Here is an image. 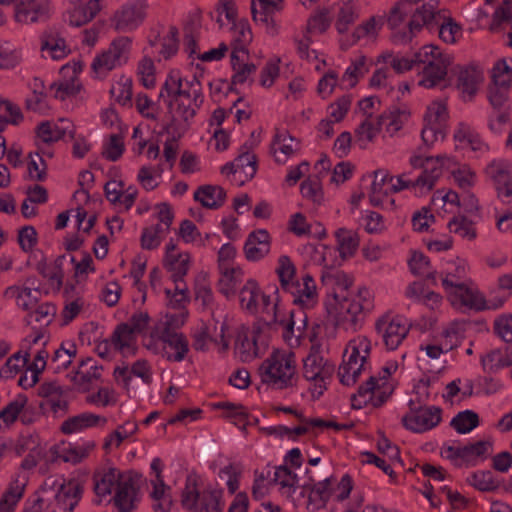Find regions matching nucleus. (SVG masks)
<instances>
[{
    "instance_id": "nucleus-1",
    "label": "nucleus",
    "mask_w": 512,
    "mask_h": 512,
    "mask_svg": "<svg viewBox=\"0 0 512 512\" xmlns=\"http://www.w3.org/2000/svg\"><path fill=\"white\" fill-rule=\"evenodd\" d=\"M409 412L402 419V425L414 433H423L436 427L442 420V409L437 406H426L420 401L408 402Z\"/></svg>"
},
{
    "instance_id": "nucleus-2",
    "label": "nucleus",
    "mask_w": 512,
    "mask_h": 512,
    "mask_svg": "<svg viewBox=\"0 0 512 512\" xmlns=\"http://www.w3.org/2000/svg\"><path fill=\"white\" fill-rule=\"evenodd\" d=\"M146 0H132L122 5L113 15L111 22L118 32H129L139 27L145 17Z\"/></svg>"
},
{
    "instance_id": "nucleus-3",
    "label": "nucleus",
    "mask_w": 512,
    "mask_h": 512,
    "mask_svg": "<svg viewBox=\"0 0 512 512\" xmlns=\"http://www.w3.org/2000/svg\"><path fill=\"white\" fill-rule=\"evenodd\" d=\"M141 476L134 471H126L124 479L119 482L115 495L109 500L113 502L117 512H133L139 501Z\"/></svg>"
},
{
    "instance_id": "nucleus-4",
    "label": "nucleus",
    "mask_w": 512,
    "mask_h": 512,
    "mask_svg": "<svg viewBox=\"0 0 512 512\" xmlns=\"http://www.w3.org/2000/svg\"><path fill=\"white\" fill-rule=\"evenodd\" d=\"M131 40L128 37H118L109 46L108 50L94 58L92 70L100 73L102 70L111 71L116 66L126 63Z\"/></svg>"
},
{
    "instance_id": "nucleus-5",
    "label": "nucleus",
    "mask_w": 512,
    "mask_h": 512,
    "mask_svg": "<svg viewBox=\"0 0 512 512\" xmlns=\"http://www.w3.org/2000/svg\"><path fill=\"white\" fill-rule=\"evenodd\" d=\"M375 330L381 335L385 347L388 350H395L408 335L410 327L401 316L390 318L383 315L376 321Z\"/></svg>"
},
{
    "instance_id": "nucleus-6",
    "label": "nucleus",
    "mask_w": 512,
    "mask_h": 512,
    "mask_svg": "<svg viewBox=\"0 0 512 512\" xmlns=\"http://www.w3.org/2000/svg\"><path fill=\"white\" fill-rule=\"evenodd\" d=\"M130 323H120L116 326L111 336V342L115 349L123 352L125 348H130L128 341L123 338L129 337L131 334H141L147 328L150 316L147 312L134 313L130 318Z\"/></svg>"
},
{
    "instance_id": "nucleus-7",
    "label": "nucleus",
    "mask_w": 512,
    "mask_h": 512,
    "mask_svg": "<svg viewBox=\"0 0 512 512\" xmlns=\"http://www.w3.org/2000/svg\"><path fill=\"white\" fill-rule=\"evenodd\" d=\"M259 372L263 383L277 384L278 389L292 386L291 380L294 372L287 373L284 371L283 361L276 353H273L260 365Z\"/></svg>"
},
{
    "instance_id": "nucleus-8",
    "label": "nucleus",
    "mask_w": 512,
    "mask_h": 512,
    "mask_svg": "<svg viewBox=\"0 0 512 512\" xmlns=\"http://www.w3.org/2000/svg\"><path fill=\"white\" fill-rule=\"evenodd\" d=\"M493 181L498 196H512V164L506 160H493L485 169Z\"/></svg>"
},
{
    "instance_id": "nucleus-9",
    "label": "nucleus",
    "mask_w": 512,
    "mask_h": 512,
    "mask_svg": "<svg viewBox=\"0 0 512 512\" xmlns=\"http://www.w3.org/2000/svg\"><path fill=\"white\" fill-rule=\"evenodd\" d=\"M340 306L342 310H345V313L336 312L337 308L332 304H326V310L329 316L332 317L335 326L344 325L345 329H356L359 322L358 315L372 308L371 303L363 304L356 300L351 301L347 307H345L344 303H340Z\"/></svg>"
},
{
    "instance_id": "nucleus-10",
    "label": "nucleus",
    "mask_w": 512,
    "mask_h": 512,
    "mask_svg": "<svg viewBox=\"0 0 512 512\" xmlns=\"http://www.w3.org/2000/svg\"><path fill=\"white\" fill-rule=\"evenodd\" d=\"M439 2L440 0H429L415 10L408 24L411 33L420 31L422 27L430 31L434 30L438 25V19L443 16V11L437 10Z\"/></svg>"
},
{
    "instance_id": "nucleus-11",
    "label": "nucleus",
    "mask_w": 512,
    "mask_h": 512,
    "mask_svg": "<svg viewBox=\"0 0 512 512\" xmlns=\"http://www.w3.org/2000/svg\"><path fill=\"white\" fill-rule=\"evenodd\" d=\"M452 57L448 54L438 53L436 60H431L422 71L419 85L425 88H434L445 80L447 69L452 64Z\"/></svg>"
},
{
    "instance_id": "nucleus-12",
    "label": "nucleus",
    "mask_w": 512,
    "mask_h": 512,
    "mask_svg": "<svg viewBox=\"0 0 512 512\" xmlns=\"http://www.w3.org/2000/svg\"><path fill=\"white\" fill-rule=\"evenodd\" d=\"M271 237L266 229H258L249 233L245 244L244 254L248 261L256 262L270 252Z\"/></svg>"
},
{
    "instance_id": "nucleus-13",
    "label": "nucleus",
    "mask_w": 512,
    "mask_h": 512,
    "mask_svg": "<svg viewBox=\"0 0 512 512\" xmlns=\"http://www.w3.org/2000/svg\"><path fill=\"white\" fill-rule=\"evenodd\" d=\"M84 487L76 480L60 485L54 497L56 507L61 512H73L82 498Z\"/></svg>"
},
{
    "instance_id": "nucleus-14",
    "label": "nucleus",
    "mask_w": 512,
    "mask_h": 512,
    "mask_svg": "<svg viewBox=\"0 0 512 512\" xmlns=\"http://www.w3.org/2000/svg\"><path fill=\"white\" fill-rule=\"evenodd\" d=\"M41 51H47L50 57L54 60L64 58L68 53V48L65 39L58 27H48L43 31L40 37Z\"/></svg>"
},
{
    "instance_id": "nucleus-15",
    "label": "nucleus",
    "mask_w": 512,
    "mask_h": 512,
    "mask_svg": "<svg viewBox=\"0 0 512 512\" xmlns=\"http://www.w3.org/2000/svg\"><path fill=\"white\" fill-rule=\"evenodd\" d=\"M107 419L104 416L84 412L66 419L60 426L63 434L69 435L87 428L104 426Z\"/></svg>"
},
{
    "instance_id": "nucleus-16",
    "label": "nucleus",
    "mask_w": 512,
    "mask_h": 512,
    "mask_svg": "<svg viewBox=\"0 0 512 512\" xmlns=\"http://www.w3.org/2000/svg\"><path fill=\"white\" fill-rule=\"evenodd\" d=\"M77 1L79 3L68 11L67 21L71 26L81 27L93 20L102 7L97 0Z\"/></svg>"
},
{
    "instance_id": "nucleus-17",
    "label": "nucleus",
    "mask_w": 512,
    "mask_h": 512,
    "mask_svg": "<svg viewBox=\"0 0 512 512\" xmlns=\"http://www.w3.org/2000/svg\"><path fill=\"white\" fill-rule=\"evenodd\" d=\"M125 472H121L116 468H109L104 473L94 474V491L98 499L96 503L101 502V497L110 495L113 487L119 486V482L124 479Z\"/></svg>"
},
{
    "instance_id": "nucleus-18",
    "label": "nucleus",
    "mask_w": 512,
    "mask_h": 512,
    "mask_svg": "<svg viewBox=\"0 0 512 512\" xmlns=\"http://www.w3.org/2000/svg\"><path fill=\"white\" fill-rule=\"evenodd\" d=\"M226 191L218 185H202L194 193V200L208 209H218L225 203Z\"/></svg>"
},
{
    "instance_id": "nucleus-19",
    "label": "nucleus",
    "mask_w": 512,
    "mask_h": 512,
    "mask_svg": "<svg viewBox=\"0 0 512 512\" xmlns=\"http://www.w3.org/2000/svg\"><path fill=\"white\" fill-rule=\"evenodd\" d=\"M366 362L361 361V357L358 356L357 349H352L347 360H344L338 369V376L341 384L345 386L354 385Z\"/></svg>"
},
{
    "instance_id": "nucleus-20",
    "label": "nucleus",
    "mask_w": 512,
    "mask_h": 512,
    "mask_svg": "<svg viewBox=\"0 0 512 512\" xmlns=\"http://www.w3.org/2000/svg\"><path fill=\"white\" fill-rule=\"evenodd\" d=\"M35 133L45 144L55 143L63 139L66 135H68L70 139H75V129L60 127L59 124H55L48 120L41 122L36 127Z\"/></svg>"
},
{
    "instance_id": "nucleus-21",
    "label": "nucleus",
    "mask_w": 512,
    "mask_h": 512,
    "mask_svg": "<svg viewBox=\"0 0 512 512\" xmlns=\"http://www.w3.org/2000/svg\"><path fill=\"white\" fill-rule=\"evenodd\" d=\"M253 333L254 337L252 341L249 339L248 329L244 327L241 329V331L238 332L236 336L235 350L239 352L242 362H249L258 356L256 337L261 333V328H255Z\"/></svg>"
},
{
    "instance_id": "nucleus-22",
    "label": "nucleus",
    "mask_w": 512,
    "mask_h": 512,
    "mask_svg": "<svg viewBox=\"0 0 512 512\" xmlns=\"http://www.w3.org/2000/svg\"><path fill=\"white\" fill-rule=\"evenodd\" d=\"M452 296L459 300L461 305L482 311L487 309V301L482 293L467 287L464 283L457 286V291L452 292Z\"/></svg>"
},
{
    "instance_id": "nucleus-23",
    "label": "nucleus",
    "mask_w": 512,
    "mask_h": 512,
    "mask_svg": "<svg viewBox=\"0 0 512 512\" xmlns=\"http://www.w3.org/2000/svg\"><path fill=\"white\" fill-rule=\"evenodd\" d=\"M278 263L279 267L276 272L279 277L281 288L292 295L295 294L294 289L299 292V282L291 281L295 275V266L291 262L290 258L286 255H282L279 257Z\"/></svg>"
},
{
    "instance_id": "nucleus-24",
    "label": "nucleus",
    "mask_w": 512,
    "mask_h": 512,
    "mask_svg": "<svg viewBox=\"0 0 512 512\" xmlns=\"http://www.w3.org/2000/svg\"><path fill=\"white\" fill-rule=\"evenodd\" d=\"M199 476L196 473H190L186 478L185 488L181 494V504L183 508L189 511H196L198 503L201 501V495L198 489Z\"/></svg>"
},
{
    "instance_id": "nucleus-25",
    "label": "nucleus",
    "mask_w": 512,
    "mask_h": 512,
    "mask_svg": "<svg viewBox=\"0 0 512 512\" xmlns=\"http://www.w3.org/2000/svg\"><path fill=\"white\" fill-rule=\"evenodd\" d=\"M331 479L332 477H325L322 481L314 483L315 479L310 476L309 481L302 486L305 490L310 492L309 501L319 500L321 506H325L331 496Z\"/></svg>"
},
{
    "instance_id": "nucleus-26",
    "label": "nucleus",
    "mask_w": 512,
    "mask_h": 512,
    "mask_svg": "<svg viewBox=\"0 0 512 512\" xmlns=\"http://www.w3.org/2000/svg\"><path fill=\"white\" fill-rule=\"evenodd\" d=\"M493 442L491 440H480L462 447V461L475 465L476 458L486 459L490 454Z\"/></svg>"
},
{
    "instance_id": "nucleus-27",
    "label": "nucleus",
    "mask_w": 512,
    "mask_h": 512,
    "mask_svg": "<svg viewBox=\"0 0 512 512\" xmlns=\"http://www.w3.org/2000/svg\"><path fill=\"white\" fill-rule=\"evenodd\" d=\"M473 226L474 222L465 215L453 216L447 224V228L451 233L470 241L477 237V231Z\"/></svg>"
},
{
    "instance_id": "nucleus-28",
    "label": "nucleus",
    "mask_w": 512,
    "mask_h": 512,
    "mask_svg": "<svg viewBox=\"0 0 512 512\" xmlns=\"http://www.w3.org/2000/svg\"><path fill=\"white\" fill-rule=\"evenodd\" d=\"M223 490L208 487L203 490L197 510L199 512H222Z\"/></svg>"
},
{
    "instance_id": "nucleus-29",
    "label": "nucleus",
    "mask_w": 512,
    "mask_h": 512,
    "mask_svg": "<svg viewBox=\"0 0 512 512\" xmlns=\"http://www.w3.org/2000/svg\"><path fill=\"white\" fill-rule=\"evenodd\" d=\"M261 290L255 279H248L240 290V302L243 308L254 314L258 311L257 297Z\"/></svg>"
},
{
    "instance_id": "nucleus-30",
    "label": "nucleus",
    "mask_w": 512,
    "mask_h": 512,
    "mask_svg": "<svg viewBox=\"0 0 512 512\" xmlns=\"http://www.w3.org/2000/svg\"><path fill=\"white\" fill-rule=\"evenodd\" d=\"M335 236L341 258L346 259L353 256L359 245L358 236L356 234H352L345 228H339L336 231Z\"/></svg>"
},
{
    "instance_id": "nucleus-31",
    "label": "nucleus",
    "mask_w": 512,
    "mask_h": 512,
    "mask_svg": "<svg viewBox=\"0 0 512 512\" xmlns=\"http://www.w3.org/2000/svg\"><path fill=\"white\" fill-rule=\"evenodd\" d=\"M479 423V416L476 412L472 410H464L452 418L450 426L459 434H466L478 427Z\"/></svg>"
},
{
    "instance_id": "nucleus-32",
    "label": "nucleus",
    "mask_w": 512,
    "mask_h": 512,
    "mask_svg": "<svg viewBox=\"0 0 512 512\" xmlns=\"http://www.w3.org/2000/svg\"><path fill=\"white\" fill-rule=\"evenodd\" d=\"M454 139L458 142H467L473 151L488 150V145L482 141L479 134L464 123L459 124L458 129L454 133Z\"/></svg>"
},
{
    "instance_id": "nucleus-33",
    "label": "nucleus",
    "mask_w": 512,
    "mask_h": 512,
    "mask_svg": "<svg viewBox=\"0 0 512 512\" xmlns=\"http://www.w3.org/2000/svg\"><path fill=\"white\" fill-rule=\"evenodd\" d=\"M377 378L371 376L365 383L358 387L357 393L351 395V407L362 409L373 400V391L376 388Z\"/></svg>"
},
{
    "instance_id": "nucleus-34",
    "label": "nucleus",
    "mask_w": 512,
    "mask_h": 512,
    "mask_svg": "<svg viewBox=\"0 0 512 512\" xmlns=\"http://www.w3.org/2000/svg\"><path fill=\"white\" fill-rule=\"evenodd\" d=\"M324 359L320 354L319 347L312 346L308 356L304 359L303 376L308 381H317V375Z\"/></svg>"
},
{
    "instance_id": "nucleus-35",
    "label": "nucleus",
    "mask_w": 512,
    "mask_h": 512,
    "mask_svg": "<svg viewBox=\"0 0 512 512\" xmlns=\"http://www.w3.org/2000/svg\"><path fill=\"white\" fill-rule=\"evenodd\" d=\"M27 401V396L19 394L16 399L8 403V405L0 411L2 421L7 426L13 424L25 408Z\"/></svg>"
},
{
    "instance_id": "nucleus-36",
    "label": "nucleus",
    "mask_w": 512,
    "mask_h": 512,
    "mask_svg": "<svg viewBox=\"0 0 512 512\" xmlns=\"http://www.w3.org/2000/svg\"><path fill=\"white\" fill-rule=\"evenodd\" d=\"M511 81L512 68L508 66L504 59L498 60L492 70L493 86L508 90Z\"/></svg>"
},
{
    "instance_id": "nucleus-37",
    "label": "nucleus",
    "mask_w": 512,
    "mask_h": 512,
    "mask_svg": "<svg viewBox=\"0 0 512 512\" xmlns=\"http://www.w3.org/2000/svg\"><path fill=\"white\" fill-rule=\"evenodd\" d=\"M298 476L288 468L287 464L276 467L273 477L270 479V485L279 484L281 487L295 488L298 486Z\"/></svg>"
},
{
    "instance_id": "nucleus-38",
    "label": "nucleus",
    "mask_w": 512,
    "mask_h": 512,
    "mask_svg": "<svg viewBox=\"0 0 512 512\" xmlns=\"http://www.w3.org/2000/svg\"><path fill=\"white\" fill-rule=\"evenodd\" d=\"M478 78L474 68H465L459 73L457 87L471 98L477 91Z\"/></svg>"
},
{
    "instance_id": "nucleus-39",
    "label": "nucleus",
    "mask_w": 512,
    "mask_h": 512,
    "mask_svg": "<svg viewBox=\"0 0 512 512\" xmlns=\"http://www.w3.org/2000/svg\"><path fill=\"white\" fill-rule=\"evenodd\" d=\"M441 19L443 22L439 23L440 19H438V25L434 27L438 30L439 38L446 43H455L456 35L461 32V26L451 17L443 15Z\"/></svg>"
},
{
    "instance_id": "nucleus-40",
    "label": "nucleus",
    "mask_w": 512,
    "mask_h": 512,
    "mask_svg": "<svg viewBox=\"0 0 512 512\" xmlns=\"http://www.w3.org/2000/svg\"><path fill=\"white\" fill-rule=\"evenodd\" d=\"M483 370L489 374H495L499 370L507 367L504 365V354L501 349H493L481 356L480 359Z\"/></svg>"
},
{
    "instance_id": "nucleus-41",
    "label": "nucleus",
    "mask_w": 512,
    "mask_h": 512,
    "mask_svg": "<svg viewBox=\"0 0 512 512\" xmlns=\"http://www.w3.org/2000/svg\"><path fill=\"white\" fill-rule=\"evenodd\" d=\"M402 117L407 119V114L405 111H401L398 108H394L392 110H389L388 112H384L377 118V125L379 126V129L383 125H386L387 130H392L394 132L401 129L403 121Z\"/></svg>"
},
{
    "instance_id": "nucleus-42",
    "label": "nucleus",
    "mask_w": 512,
    "mask_h": 512,
    "mask_svg": "<svg viewBox=\"0 0 512 512\" xmlns=\"http://www.w3.org/2000/svg\"><path fill=\"white\" fill-rule=\"evenodd\" d=\"M468 482L470 485L483 492L494 491L499 486L498 483L494 481L491 471L474 472L468 479Z\"/></svg>"
},
{
    "instance_id": "nucleus-43",
    "label": "nucleus",
    "mask_w": 512,
    "mask_h": 512,
    "mask_svg": "<svg viewBox=\"0 0 512 512\" xmlns=\"http://www.w3.org/2000/svg\"><path fill=\"white\" fill-rule=\"evenodd\" d=\"M124 150L123 137L119 134H112L109 137V142L103 147L102 156L109 161L115 162L121 158Z\"/></svg>"
},
{
    "instance_id": "nucleus-44",
    "label": "nucleus",
    "mask_w": 512,
    "mask_h": 512,
    "mask_svg": "<svg viewBox=\"0 0 512 512\" xmlns=\"http://www.w3.org/2000/svg\"><path fill=\"white\" fill-rule=\"evenodd\" d=\"M304 288L300 289L297 292L295 289V298L293 299V303L296 305H300L302 307L308 308L306 304L307 301H312L314 296L316 295V285L314 283V279L311 275L306 274L303 277Z\"/></svg>"
},
{
    "instance_id": "nucleus-45",
    "label": "nucleus",
    "mask_w": 512,
    "mask_h": 512,
    "mask_svg": "<svg viewBox=\"0 0 512 512\" xmlns=\"http://www.w3.org/2000/svg\"><path fill=\"white\" fill-rule=\"evenodd\" d=\"M110 93L119 104L131 106L132 80L122 77L117 85L111 88Z\"/></svg>"
},
{
    "instance_id": "nucleus-46",
    "label": "nucleus",
    "mask_w": 512,
    "mask_h": 512,
    "mask_svg": "<svg viewBox=\"0 0 512 512\" xmlns=\"http://www.w3.org/2000/svg\"><path fill=\"white\" fill-rule=\"evenodd\" d=\"M303 197L320 204L323 200V191L319 177L308 178L301 183L300 187Z\"/></svg>"
},
{
    "instance_id": "nucleus-47",
    "label": "nucleus",
    "mask_w": 512,
    "mask_h": 512,
    "mask_svg": "<svg viewBox=\"0 0 512 512\" xmlns=\"http://www.w3.org/2000/svg\"><path fill=\"white\" fill-rule=\"evenodd\" d=\"M166 345L176 350L175 354H170L168 352H165L163 354V356H165L168 361L180 362L185 358L186 354L189 351L188 340L182 333H180L172 341H168Z\"/></svg>"
},
{
    "instance_id": "nucleus-48",
    "label": "nucleus",
    "mask_w": 512,
    "mask_h": 512,
    "mask_svg": "<svg viewBox=\"0 0 512 512\" xmlns=\"http://www.w3.org/2000/svg\"><path fill=\"white\" fill-rule=\"evenodd\" d=\"M21 352H17L9 357L5 364L0 369V377L9 379L13 378L15 374L21 371V368L29 361L30 354L28 352L23 356V364L19 365L18 361L21 359Z\"/></svg>"
},
{
    "instance_id": "nucleus-49",
    "label": "nucleus",
    "mask_w": 512,
    "mask_h": 512,
    "mask_svg": "<svg viewBox=\"0 0 512 512\" xmlns=\"http://www.w3.org/2000/svg\"><path fill=\"white\" fill-rule=\"evenodd\" d=\"M448 119L446 104L443 102H433L427 109L424 121L428 125L445 124Z\"/></svg>"
},
{
    "instance_id": "nucleus-50",
    "label": "nucleus",
    "mask_w": 512,
    "mask_h": 512,
    "mask_svg": "<svg viewBox=\"0 0 512 512\" xmlns=\"http://www.w3.org/2000/svg\"><path fill=\"white\" fill-rule=\"evenodd\" d=\"M358 18L355 9L349 5L344 4L338 12L337 21L335 27L340 34H344L348 31L350 25H352Z\"/></svg>"
},
{
    "instance_id": "nucleus-51",
    "label": "nucleus",
    "mask_w": 512,
    "mask_h": 512,
    "mask_svg": "<svg viewBox=\"0 0 512 512\" xmlns=\"http://www.w3.org/2000/svg\"><path fill=\"white\" fill-rule=\"evenodd\" d=\"M38 234L33 226L27 225L18 231V243L23 252L33 250L38 242Z\"/></svg>"
},
{
    "instance_id": "nucleus-52",
    "label": "nucleus",
    "mask_w": 512,
    "mask_h": 512,
    "mask_svg": "<svg viewBox=\"0 0 512 512\" xmlns=\"http://www.w3.org/2000/svg\"><path fill=\"white\" fill-rule=\"evenodd\" d=\"M50 89H55L54 97L58 100L64 101L70 96H75L79 93L81 89L80 84H75L74 79L71 81H63L61 83L53 82L50 85Z\"/></svg>"
},
{
    "instance_id": "nucleus-53",
    "label": "nucleus",
    "mask_w": 512,
    "mask_h": 512,
    "mask_svg": "<svg viewBox=\"0 0 512 512\" xmlns=\"http://www.w3.org/2000/svg\"><path fill=\"white\" fill-rule=\"evenodd\" d=\"M281 143H282V145L280 147V151L285 156H291L296 151L299 150V141L295 137L290 135L288 132H286V133L277 132L274 135L272 144L275 145V144H281Z\"/></svg>"
},
{
    "instance_id": "nucleus-54",
    "label": "nucleus",
    "mask_w": 512,
    "mask_h": 512,
    "mask_svg": "<svg viewBox=\"0 0 512 512\" xmlns=\"http://www.w3.org/2000/svg\"><path fill=\"white\" fill-rule=\"evenodd\" d=\"M236 168L238 170H242L248 179H252L257 171V158L255 155H250L249 153L242 152L240 153L236 159Z\"/></svg>"
},
{
    "instance_id": "nucleus-55",
    "label": "nucleus",
    "mask_w": 512,
    "mask_h": 512,
    "mask_svg": "<svg viewBox=\"0 0 512 512\" xmlns=\"http://www.w3.org/2000/svg\"><path fill=\"white\" fill-rule=\"evenodd\" d=\"M494 333L506 343H512V315H501L494 321Z\"/></svg>"
},
{
    "instance_id": "nucleus-56",
    "label": "nucleus",
    "mask_w": 512,
    "mask_h": 512,
    "mask_svg": "<svg viewBox=\"0 0 512 512\" xmlns=\"http://www.w3.org/2000/svg\"><path fill=\"white\" fill-rule=\"evenodd\" d=\"M60 398L61 397H56L44 400L40 403L39 407L43 413H46L47 409H49L54 417H62L68 413L69 402Z\"/></svg>"
},
{
    "instance_id": "nucleus-57",
    "label": "nucleus",
    "mask_w": 512,
    "mask_h": 512,
    "mask_svg": "<svg viewBox=\"0 0 512 512\" xmlns=\"http://www.w3.org/2000/svg\"><path fill=\"white\" fill-rule=\"evenodd\" d=\"M138 73L142 76L141 81L145 88H153L155 86V66L151 58L144 57L138 66Z\"/></svg>"
},
{
    "instance_id": "nucleus-58",
    "label": "nucleus",
    "mask_w": 512,
    "mask_h": 512,
    "mask_svg": "<svg viewBox=\"0 0 512 512\" xmlns=\"http://www.w3.org/2000/svg\"><path fill=\"white\" fill-rule=\"evenodd\" d=\"M328 16L329 10L327 8H323L311 16L308 20L307 32L317 29L320 33H324L331 24V19Z\"/></svg>"
},
{
    "instance_id": "nucleus-59",
    "label": "nucleus",
    "mask_w": 512,
    "mask_h": 512,
    "mask_svg": "<svg viewBox=\"0 0 512 512\" xmlns=\"http://www.w3.org/2000/svg\"><path fill=\"white\" fill-rule=\"evenodd\" d=\"M443 125L444 124H425L421 131V139L426 147H432L434 142L437 140L438 136H441L442 139L446 137V131Z\"/></svg>"
},
{
    "instance_id": "nucleus-60",
    "label": "nucleus",
    "mask_w": 512,
    "mask_h": 512,
    "mask_svg": "<svg viewBox=\"0 0 512 512\" xmlns=\"http://www.w3.org/2000/svg\"><path fill=\"white\" fill-rule=\"evenodd\" d=\"M50 451L55 458H61L64 462L79 463L83 458L87 456V450H82L79 447H69L63 450V454L60 455L57 446H52Z\"/></svg>"
},
{
    "instance_id": "nucleus-61",
    "label": "nucleus",
    "mask_w": 512,
    "mask_h": 512,
    "mask_svg": "<svg viewBox=\"0 0 512 512\" xmlns=\"http://www.w3.org/2000/svg\"><path fill=\"white\" fill-rule=\"evenodd\" d=\"M379 130L374 128L373 123L370 119H365L355 130L357 142H359L360 148H366L364 140L371 142L373 141L376 132Z\"/></svg>"
},
{
    "instance_id": "nucleus-62",
    "label": "nucleus",
    "mask_w": 512,
    "mask_h": 512,
    "mask_svg": "<svg viewBox=\"0 0 512 512\" xmlns=\"http://www.w3.org/2000/svg\"><path fill=\"white\" fill-rule=\"evenodd\" d=\"M288 230L297 236L309 235L311 234V225L307 223L305 215L298 212L291 216Z\"/></svg>"
},
{
    "instance_id": "nucleus-63",
    "label": "nucleus",
    "mask_w": 512,
    "mask_h": 512,
    "mask_svg": "<svg viewBox=\"0 0 512 512\" xmlns=\"http://www.w3.org/2000/svg\"><path fill=\"white\" fill-rule=\"evenodd\" d=\"M366 57L360 56L356 61L352 62V64L346 69L343 80L346 78L351 79L350 87L353 88L356 86L358 82V78L362 77L367 69H365Z\"/></svg>"
},
{
    "instance_id": "nucleus-64",
    "label": "nucleus",
    "mask_w": 512,
    "mask_h": 512,
    "mask_svg": "<svg viewBox=\"0 0 512 512\" xmlns=\"http://www.w3.org/2000/svg\"><path fill=\"white\" fill-rule=\"evenodd\" d=\"M379 440L377 441V449L381 454L388 455L391 460L401 462L399 447L394 445L382 431L378 432Z\"/></svg>"
}]
</instances>
